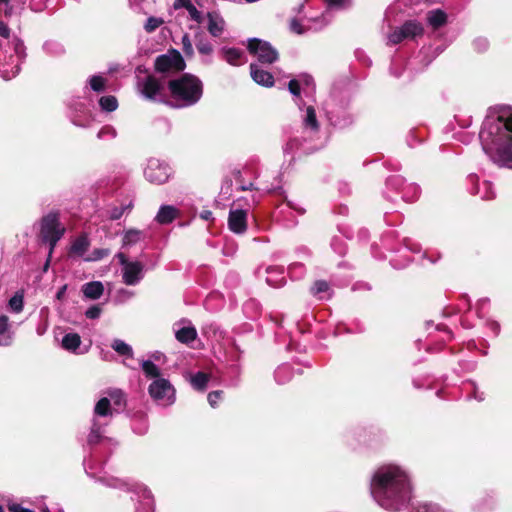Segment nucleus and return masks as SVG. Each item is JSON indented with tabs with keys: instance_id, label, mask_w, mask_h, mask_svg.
<instances>
[{
	"instance_id": "c756f323",
	"label": "nucleus",
	"mask_w": 512,
	"mask_h": 512,
	"mask_svg": "<svg viewBox=\"0 0 512 512\" xmlns=\"http://www.w3.org/2000/svg\"><path fill=\"white\" fill-rule=\"evenodd\" d=\"M221 53L230 65L239 66L245 62L244 52L241 49L223 47Z\"/></svg>"
},
{
	"instance_id": "5fc2aeb1",
	"label": "nucleus",
	"mask_w": 512,
	"mask_h": 512,
	"mask_svg": "<svg viewBox=\"0 0 512 512\" xmlns=\"http://www.w3.org/2000/svg\"><path fill=\"white\" fill-rule=\"evenodd\" d=\"M490 306L489 298H482L476 304V313L479 318H484Z\"/></svg>"
},
{
	"instance_id": "473e14b6",
	"label": "nucleus",
	"mask_w": 512,
	"mask_h": 512,
	"mask_svg": "<svg viewBox=\"0 0 512 512\" xmlns=\"http://www.w3.org/2000/svg\"><path fill=\"white\" fill-rule=\"evenodd\" d=\"M293 374L294 372L292 367L289 364L284 363L276 368L274 378L278 384H286L292 379Z\"/></svg>"
},
{
	"instance_id": "dca6fc26",
	"label": "nucleus",
	"mask_w": 512,
	"mask_h": 512,
	"mask_svg": "<svg viewBox=\"0 0 512 512\" xmlns=\"http://www.w3.org/2000/svg\"><path fill=\"white\" fill-rule=\"evenodd\" d=\"M185 67L181 54L174 51L173 54L159 55L155 60V69L158 72H168L171 70L181 71Z\"/></svg>"
},
{
	"instance_id": "69168bd1",
	"label": "nucleus",
	"mask_w": 512,
	"mask_h": 512,
	"mask_svg": "<svg viewBox=\"0 0 512 512\" xmlns=\"http://www.w3.org/2000/svg\"><path fill=\"white\" fill-rule=\"evenodd\" d=\"M288 89H289V92L295 96V97H299L300 96V92H301V87H300V83L298 80L296 79H292L289 81V84H288Z\"/></svg>"
},
{
	"instance_id": "4468645a",
	"label": "nucleus",
	"mask_w": 512,
	"mask_h": 512,
	"mask_svg": "<svg viewBox=\"0 0 512 512\" xmlns=\"http://www.w3.org/2000/svg\"><path fill=\"white\" fill-rule=\"evenodd\" d=\"M172 175L171 167L165 162L157 158L147 160L144 167L145 179L156 185L164 184Z\"/></svg>"
},
{
	"instance_id": "3c124183",
	"label": "nucleus",
	"mask_w": 512,
	"mask_h": 512,
	"mask_svg": "<svg viewBox=\"0 0 512 512\" xmlns=\"http://www.w3.org/2000/svg\"><path fill=\"white\" fill-rule=\"evenodd\" d=\"M493 506V499L491 496H485L473 505V510L476 512H485Z\"/></svg>"
},
{
	"instance_id": "0eeeda50",
	"label": "nucleus",
	"mask_w": 512,
	"mask_h": 512,
	"mask_svg": "<svg viewBox=\"0 0 512 512\" xmlns=\"http://www.w3.org/2000/svg\"><path fill=\"white\" fill-rule=\"evenodd\" d=\"M141 368L146 378L151 380L148 393L159 406L168 407L176 401V390L171 382L162 377L160 368L151 360H143Z\"/></svg>"
},
{
	"instance_id": "cd10ccee",
	"label": "nucleus",
	"mask_w": 512,
	"mask_h": 512,
	"mask_svg": "<svg viewBox=\"0 0 512 512\" xmlns=\"http://www.w3.org/2000/svg\"><path fill=\"white\" fill-rule=\"evenodd\" d=\"M81 292L84 298L98 300L104 293V285L101 281H91L82 285Z\"/></svg>"
},
{
	"instance_id": "bb28decb",
	"label": "nucleus",
	"mask_w": 512,
	"mask_h": 512,
	"mask_svg": "<svg viewBox=\"0 0 512 512\" xmlns=\"http://www.w3.org/2000/svg\"><path fill=\"white\" fill-rule=\"evenodd\" d=\"M267 272V278L266 282L268 285L279 288L285 285L286 279L284 276V269L283 267L279 266H269L266 269Z\"/></svg>"
},
{
	"instance_id": "1a4fd4ad",
	"label": "nucleus",
	"mask_w": 512,
	"mask_h": 512,
	"mask_svg": "<svg viewBox=\"0 0 512 512\" xmlns=\"http://www.w3.org/2000/svg\"><path fill=\"white\" fill-rule=\"evenodd\" d=\"M66 228L60 221L59 212L51 211L40 220V238L49 245V254L54 251L57 243L65 234Z\"/></svg>"
},
{
	"instance_id": "603ef678",
	"label": "nucleus",
	"mask_w": 512,
	"mask_h": 512,
	"mask_svg": "<svg viewBox=\"0 0 512 512\" xmlns=\"http://www.w3.org/2000/svg\"><path fill=\"white\" fill-rule=\"evenodd\" d=\"M163 23L164 20L162 18L150 16L144 24V29L147 33H152L156 29H158Z\"/></svg>"
},
{
	"instance_id": "09e8293b",
	"label": "nucleus",
	"mask_w": 512,
	"mask_h": 512,
	"mask_svg": "<svg viewBox=\"0 0 512 512\" xmlns=\"http://www.w3.org/2000/svg\"><path fill=\"white\" fill-rule=\"evenodd\" d=\"M8 306L10 310L15 313L21 312L24 306L23 295L16 293L14 296L10 298Z\"/></svg>"
},
{
	"instance_id": "338daca9",
	"label": "nucleus",
	"mask_w": 512,
	"mask_h": 512,
	"mask_svg": "<svg viewBox=\"0 0 512 512\" xmlns=\"http://www.w3.org/2000/svg\"><path fill=\"white\" fill-rule=\"evenodd\" d=\"M455 119L461 128H468L473 123L472 116H470V115L456 116Z\"/></svg>"
},
{
	"instance_id": "c03bdc74",
	"label": "nucleus",
	"mask_w": 512,
	"mask_h": 512,
	"mask_svg": "<svg viewBox=\"0 0 512 512\" xmlns=\"http://www.w3.org/2000/svg\"><path fill=\"white\" fill-rule=\"evenodd\" d=\"M305 271V266L300 261H296L288 267V273L293 280L302 279L305 275Z\"/></svg>"
},
{
	"instance_id": "72a5a7b5",
	"label": "nucleus",
	"mask_w": 512,
	"mask_h": 512,
	"mask_svg": "<svg viewBox=\"0 0 512 512\" xmlns=\"http://www.w3.org/2000/svg\"><path fill=\"white\" fill-rule=\"evenodd\" d=\"M420 192V187L416 183L406 182L403 190H401V199L407 203L414 202L419 198Z\"/></svg>"
},
{
	"instance_id": "6ab92c4d",
	"label": "nucleus",
	"mask_w": 512,
	"mask_h": 512,
	"mask_svg": "<svg viewBox=\"0 0 512 512\" xmlns=\"http://www.w3.org/2000/svg\"><path fill=\"white\" fill-rule=\"evenodd\" d=\"M327 23L325 16L322 14L317 17H310L302 20L293 19L290 23V29L297 34H303L307 30L321 29L326 26Z\"/></svg>"
},
{
	"instance_id": "5701e85b",
	"label": "nucleus",
	"mask_w": 512,
	"mask_h": 512,
	"mask_svg": "<svg viewBox=\"0 0 512 512\" xmlns=\"http://www.w3.org/2000/svg\"><path fill=\"white\" fill-rule=\"evenodd\" d=\"M111 417V401L109 398L103 397L96 403L91 420H98L99 422H106L109 424Z\"/></svg>"
},
{
	"instance_id": "de8ad7c7",
	"label": "nucleus",
	"mask_w": 512,
	"mask_h": 512,
	"mask_svg": "<svg viewBox=\"0 0 512 512\" xmlns=\"http://www.w3.org/2000/svg\"><path fill=\"white\" fill-rule=\"evenodd\" d=\"M132 207V203L130 202L129 204H122L120 206H114V207H111L109 210H108V216L111 220H118L120 219L123 214L126 212V211H129Z\"/></svg>"
},
{
	"instance_id": "412c9836",
	"label": "nucleus",
	"mask_w": 512,
	"mask_h": 512,
	"mask_svg": "<svg viewBox=\"0 0 512 512\" xmlns=\"http://www.w3.org/2000/svg\"><path fill=\"white\" fill-rule=\"evenodd\" d=\"M406 180L401 175H391L386 179L384 197L389 201L395 202L396 196L401 197Z\"/></svg>"
},
{
	"instance_id": "ddd939ff",
	"label": "nucleus",
	"mask_w": 512,
	"mask_h": 512,
	"mask_svg": "<svg viewBox=\"0 0 512 512\" xmlns=\"http://www.w3.org/2000/svg\"><path fill=\"white\" fill-rule=\"evenodd\" d=\"M247 49L257 59L259 65H270L279 58L278 51L267 41L259 38L248 40Z\"/></svg>"
},
{
	"instance_id": "864d4df0",
	"label": "nucleus",
	"mask_w": 512,
	"mask_h": 512,
	"mask_svg": "<svg viewBox=\"0 0 512 512\" xmlns=\"http://www.w3.org/2000/svg\"><path fill=\"white\" fill-rule=\"evenodd\" d=\"M117 136V131L113 126L105 125L97 133L100 140L114 139Z\"/></svg>"
},
{
	"instance_id": "b1692460",
	"label": "nucleus",
	"mask_w": 512,
	"mask_h": 512,
	"mask_svg": "<svg viewBox=\"0 0 512 512\" xmlns=\"http://www.w3.org/2000/svg\"><path fill=\"white\" fill-rule=\"evenodd\" d=\"M250 74L252 79L259 85L264 87H272L274 85L273 75L262 69L258 63L250 64Z\"/></svg>"
},
{
	"instance_id": "393cba45",
	"label": "nucleus",
	"mask_w": 512,
	"mask_h": 512,
	"mask_svg": "<svg viewBox=\"0 0 512 512\" xmlns=\"http://www.w3.org/2000/svg\"><path fill=\"white\" fill-rule=\"evenodd\" d=\"M173 8L175 10H179L181 8L186 9L189 19L196 22L198 25L204 20L203 13L198 10L191 0H174Z\"/></svg>"
},
{
	"instance_id": "ea45409f",
	"label": "nucleus",
	"mask_w": 512,
	"mask_h": 512,
	"mask_svg": "<svg viewBox=\"0 0 512 512\" xmlns=\"http://www.w3.org/2000/svg\"><path fill=\"white\" fill-rule=\"evenodd\" d=\"M329 284L324 280H318L311 288V293L319 299H326L329 297Z\"/></svg>"
},
{
	"instance_id": "58836bf2",
	"label": "nucleus",
	"mask_w": 512,
	"mask_h": 512,
	"mask_svg": "<svg viewBox=\"0 0 512 512\" xmlns=\"http://www.w3.org/2000/svg\"><path fill=\"white\" fill-rule=\"evenodd\" d=\"M111 347L119 355L125 356L127 358H133L134 353L132 347L123 340L114 339L111 343Z\"/></svg>"
},
{
	"instance_id": "423d86ee",
	"label": "nucleus",
	"mask_w": 512,
	"mask_h": 512,
	"mask_svg": "<svg viewBox=\"0 0 512 512\" xmlns=\"http://www.w3.org/2000/svg\"><path fill=\"white\" fill-rule=\"evenodd\" d=\"M303 131L302 136H294L289 139L283 148L285 155H291L294 158L296 155L301 156L310 154L318 150L321 146L317 143L319 134V122L316 117V112L313 106H307L305 114L303 115Z\"/></svg>"
},
{
	"instance_id": "9d476101",
	"label": "nucleus",
	"mask_w": 512,
	"mask_h": 512,
	"mask_svg": "<svg viewBox=\"0 0 512 512\" xmlns=\"http://www.w3.org/2000/svg\"><path fill=\"white\" fill-rule=\"evenodd\" d=\"M119 264L122 266V282L127 286L138 285L145 276L146 266L140 260H129L125 252H118L115 255Z\"/></svg>"
},
{
	"instance_id": "49530a36",
	"label": "nucleus",
	"mask_w": 512,
	"mask_h": 512,
	"mask_svg": "<svg viewBox=\"0 0 512 512\" xmlns=\"http://www.w3.org/2000/svg\"><path fill=\"white\" fill-rule=\"evenodd\" d=\"M90 89L95 92H103L106 88V79L101 75H93L88 80Z\"/></svg>"
},
{
	"instance_id": "e433bc0d",
	"label": "nucleus",
	"mask_w": 512,
	"mask_h": 512,
	"mask_svg": "<svg viewBox=\"0 0 512 512\" xmlns=\"http://www.w3.org/2000/svg\"><path fill=\"white\" fill-rule=\"evenodd\" d=\"M209 382V375L204 372H197L190 378L192 387L197 391H204Z\"/></svg>"
},
{
	"instance_id": "2eb2a0df",
	"label": "nucleus",
	"mask_w": 512,
	"mask_h": 512,
	"mask_svg": "<svg viewBox=\"0 0 512 512\" xmlns=\"http://www.w3.org/2000/svg\"><path fill=\"white\" fill-rule=\"evenodd\" d=\"M423 26L416 20L406 21L388 35V44L396 45L408 38H414L423 34Z\"/></svg>"
},
{
	"instance_id": "f03ea898",
	"label": "nucleus",
	"mask_w": 512,
	"mask_h": 512,
	"mask_svg": "<svg viewBox=\"0 0 512 512\" xmlns=\"http://www.w3.org/2000/svg\"><path fill=\"white\" fill-rule=\"evenodd\" d=\"M370 493L378 506L389 512L406 509L412 499L410 474L403 466L388 463L372 474Z\"/></svg>"
},
{
	"instance_id": "774afa93",
	"label": "nucleus",
	"mask_w": 512,
	"mask_h": 512,
	"mask_svg": "<svg viewBox=\"0 0 512 512\" xmlns=\"http://www.w3.org/2000/svg\"><path fill=\"white\" fill-rule=\"evenodd\" d=\"M9 510L11 512H34L33 510H31L29 508H25L22 505L17 504V503H13V504L9 505Z\"/></svg>"
},
{
	"instance_id": "4be33fe9",
	"label": "nucleus",
	"mask_w": 512,
	"mask_h": 512,
	"mask_svg": "<svg viewBox=\"0 0 512 512\" xmlns=\"http://www.w3.org/2000/svg\"><path fill=\"white\" fill-rule=\"evenodd\" d=\"M207 18V31L212 37H220L225 29L226 22L219 11H209L206 14Z\"/></svg>"
},
{
	"instance_id": "8fccbe9b",
	"label": "nucleus",
	"mask_w": 512,
	"mask_h": 512,
	"mask_svg": "<svg viewBox=\"0 0 512 512\" xmlns=\"http://www.w3.org/2000/svg\"><path fill=\"white\" fill-rule=\"evenodd\" d=\"M110 252L108 248H96L89 256L85 257L84 260L87 262L98 261L110 255Z\"/></svg>"
},
{
	"instance_id": "680f3d73",
	"label": "nucleus",
	"mask_w": 512,
	"mask_h": 512,
	"mask_svg": "<svg viewBox=\"0 0 512 512\" xmlns=\"http://www.w3.org/2000/svg\"><path fill=\"white\" fill-rule=\"evenodd\" d=\"M101 312L102 309L99 305H93L86 310L85 316L88 319H98L101 315Z\"/></svg>"
},
{
	"instance_id": "f704fd0d",
	"label": "nucleus",
	"mask_w": 512,
	"mask_h": 512,
	"mask_svg": "<svg viewBox=\"0 0 512 512\" xmlns=\"http://www.w3.org/2000/svg\"><path fill=\"white\" fill-rule=\"evenodd\" d=\"M175 337L179 342L188 344L196 339L197 331L193 326H185L175 332Z\"/></svg>"
},
{
	"instance_id": "c9c22d12",
	"label": "nucleus",
	"mask_w": 512,
	"mask_h": 512,
	"mask_svg": "<svg viewBox=\"0 0 512 512\" xmlns=\"http://www.w3.org/2000/svg\"><path fill=\"white\" fill-rule=\"evenodd\" d=\"M89 240L86 236L77 237L70 248V253L82 257L89 248Z\"/></svg>"
},
{
	"instance_id": "4d7b16f0",
	"label": "nucleus",
	"mask_w": 512,
	"mask_h": 512,
	"mask_svg": "<svg viewBox=\"0 0 512 512\" xmlns=\"http://www.w3.org/2000/svg\"><path fill=\"white\" fill-rule=\"evenodd\" d=\"M134 296V292L125 288H121L116 292V301L123 303Z\"/></svg>"
},
{
	"instance_id": "e2e57ef3",
	"label": "nucleus",
	"mask_w": 512,
	"mask_h": 512,
	"mask_svg": "<svg viewBox=\"0 0 512 512\" xmlns=\"http://www.w3.org/2000/svg\"><path fill=\"white\" fill-rule=\"evenodd\" d=\"M222 395L223 391L220 390L210 392L207 397L210 406L215 408L218 401L222 398Z\"/></svg>"
},
{
	"instance_id": "052dcab7",
	"label": "nucleus",
	"mask_w": 512,
	"mask_h": 512,
	"mask_svg": "<svg viewBox=\"0 0 512 512\" xmlns=\"http://www.w3.org/2000/svg\"><path fill=\"white\" fill-rule=\"evenodd\" d=\"M108 394L110 397V401H113L114 404H116V405H121L125 401L124 394L121 390L114 389V390L109 391Z\"/></svg>"
},
{
	"instance_id": "bf43d9fd",
	"label": "nucleus",
	"mask_w": 512,
	"mask_h": 512,
	"mask_svg": "<svg viewBox=\"0 0 512 512\" xmlns=\"http://www.w3.org/2000/svg\"><path fill=\"white\" fill-rule=\"evenodd\" d=\"M473 47L478 52H484L489 47V41L487 38L478 37L473 41Z\"/></svg>"
},
{
	"instance_id": "20e7f679",
	"label": "nucleus",
	"mask_w": 512,
	"mask_h": 512,
	"mask_svg": "<svg viewBox=\"0 0 512 512\" xmlns=\"http://www.w3.org/2000/svg\"><path fill=\"white\" fill-rule=\"evenodd\" d=\"M26 58V47L21 38L11 34L6 23L0 21V76L5 80L14 78Z\"/></svg>"
},
{
	"instance_id": "c85d7f7f",
	"label": "nucleus",
	"mask_w": 512,
	"mask_h": 512,
	"mask_svg": "<svg viewBox=\"0 0 512 512\" xmlns=\"http://www.w3.org/2000/svg\"><path fill=\"white\" fill-rule=\"evenodd\" d=\"M80 345L81 337L77 333H67L61 341L62 348L74 354H84L87 351H79Z\"/></svg>"
},
{
	"instance_id": "a878e982",
	"label": "nucleus",
	"mask_w": 512,
	"mask_h": 512,
	"mask_svg": "<svg viewBox=\"0 0 512 512\" xmlns=\"http://www.w3.org/2000/svg\"><path fill=\"white\" fill-rule=\"evenodd\" d=\"M180 215L179 209L173 205H161L156 216L155 221L161 225L172 223Z\"/></svg>"
},
{
	"instance_id": "f3484780",
	"label": "nucleus",
	"mask_w": 512,
	"mask_h": 512,
	"mask_svg": "<svg viewBox=\"0 0 512 512\" xmlns=\"http://www.w3.org/2000/svg\"><path fill=\"white\" fill-rule=\"evenodd\" d=\"M148 237V233L145 230L136 228L124 229L121 233V249L126 254L134 249L136 246L145 243Z\"/></svg>"
},
{
	"instance_id": "f257e3e1",
	"label": "nucleus",
	"mask_w": 512,
	"mask_h": 512,
	"mask_svg": "<svg viewBox=\"0 0 512 512\" xmlns=\"http://www.w3.org/2000/svg\"><path fill=\"white\" fill-rule=\"evenodd\" d=\"M484 153L498 166L512 169V109L489 107L479 131Z\"/></svg>"
},
{
	"instance_id": "13d9d810",
	"label": "nucleus",
	"mask_w": 512,
	"mask_h": 512,
	"mask_svg": "<svg viewBox=\"0 0 512 512\" xmlns=\"http://www.w3.org/2000/svg\"><path fill=\"white\" fill-rule=\"evenodd\" d=\"M485 326L494 337H497L500 334L501 326L498 321L493 319H487L485 322Z\"/></svg>"
},
{
	"instance_id": "9b49d317",
	"label": "nucleus",
	"mask_w": 512,
	"mask_h": 512,
	"mask_svg": "<svg viewBox=\"0 0 512 512\" xmlns=\"http://www.w3.org/2000/svg\"><path fill=\"white\" fill-rule=\"evenodd\" d=\"M137 89L146 100L166 104L168 102L164 82L153 75L138 77Z\"/></svg>"
},
{
	"instance_id": "a18cd8bd",
	"label": "nucleus",
	"mask_w": 512,
	"mask_h": 512,
	"mask_svg": "<svg viewBox=\"0 0 512 512\" xmlns=\"http://www.w3.org/2000/svg\"><path fill=\"white\" fill-rule=\"evenodd\" d=\"M196 48L202 55H211L213 52V46L210 41L201 35H196Z\"/></svg>"
},
{
	"instance_id": "6e6d98bb",
	"label": "nucleus",
	"mask_w": 512,
	"mask_h": 512,
	"mask_svg": "<svg viewBox=\"0 0 512 512\" xmlns=\"http://www.w3.org/2000/svg\"><path fill=\"white\" fill-rule=\"evenodd\" d=\"M331 247L339 255H344L346 253V244L340 237H334L332 239Z\"/></svg>"
},
{
	"instance_id": "2f4dec72",
	"label": "nucleus",
	"mask_w": 512,
	"mask_h": 512,
	"mask_svg": "<svg viewBox=\"0 0 512 512\" xmlns=\"http://www.w3.org/2000/svg\"><path fill=\"white\" fill-rule=\"evenodd\" d=\"M427 22L433 29H439L447 22V14L441 9L431 10L427 14Z\"/></svg>"
},
{
	"instance_id": "7c9ffc66",
	"label": "nucleus",
	"mask_w": 512,
	"mask_h": 512,
	"mask_svg": "<svg viewBox=\"0 0 512 512\" xmlns=\"http://www.w3.org/2000/svg\"><path fill=\"white\" fill-rule=\"evenodd\" d=\"M13 341V332L6 315L0 316V346H9Z\"/></svg>"
},
{
	"instance_id": "f8f14e48",
	"label": "nucleus",
	"mask_w": 512,
	"mask_h": 512,
	"mask_svg": "<svg viewBox=\"0 0 512 512\" xmlns=\"http://www.w3.org/2000/svg\"><path fill=\"white\" fill-rule=\"evenodd\" d=\"M91 101L81 97H73L68 102V116L71 122L78 127H88L92 122Z\"/></svg>"
},
{
	"instance_id": "4c0bfd02",
	"label": "nucleus",
	"mask_w": 512,
	"mask_h": 512,
	"mask_svg": "<svg viewBox=\"0 0 512 512\" xmlns=\"http://www.w3.org/2000/svg\"><path fill=\"white\" fill-rule=\"evenodd\" d=\"M155 502L154 498L149 491H144L142 494V500L139 506L136 508V512H154Z\"/></svg>"
},
{
	"instance_id": "79ce46f5",
	"label": "nucleus",
	"mask_w": 512,
	"mask_h": 512,
	"mask_svg": "<svg viewBox=\"0 0 512 512\" xmlns=\"http://www.w3.org/2000/svg\"><path fill=\"white\" fill-rule=\"evenodd\" d=\"M98 102L104 112H113L118 108L117 98L113 95L102 96Z\"/></svg>"
},
{
	"instance_id": "39448f33",
	"label": "nucleus",
	"mask_w": 512,
	"mask_h": 512,
	"mask_svg": "<svg viewBox=\"0 0 512 512\" xmlns=\"http://www.w3.org/2000/svg\"><path fill=\"white\" fill-rule=\"evenodd\" d=\"M170 100L167 104L176 109L188 108L196 105L203 95L202 81L192 74H183L168 81Z\"/></svg>"
},
{
	"instance_id": "6e6552de",
	"label": "nucleus",
	"mask_w": 512,
	"mask_h": 512,
	"mask_svg": "<svg viewBox=\"0 0 512 512\" xmlns=\"http://www.w3.org/2000/svg\"><path fill=\"white\" fill-rule=\"evenodd\" d=\"M351 96L347 90L334 88L325 100L323 109L329 123L338 129L349 127L354 122L350 112Z\"/></svg>"
},
{
	"instance_id": "a211bd4d",
	"label": "nucleus",
	"mask_w": 512,
	"mask_h": 512,
	"mask_svg": "<svg viewBox=\"0 0 512 512\" xmlns=\"http://www.w3.org/2000/svg\"><path fill=\"white\" fill-rule=\"evenodd\" d=\"M467 184L470 193L478 195L483 200H490L495 197V191L491 182L483 180L480 182L478 175L470 174L467 177Z\"/></svg>"
},
{
	"instance_id": "0e129e2a",
	"label": "nucleus",
	"mask_w": 512,
	"mask_h": 512,
	"mask_svg": "<svg viewBox=\"0 0 512 512\" xmlns=\"http://www.w3.org/2000/svg\"><path fill=\"white\" fill-rule=\"evenodd\" d=\"M182 46L186 55H192L194 53V49L188 34H184L182 36Z\"/></svg>"
},
{
	"instance_id": "7ed1b4c3",
	"label": "nucleus",
	"mask_w": 512,
	"mask_h": 512,
	"mask_svg": "<svg viewBox=\"0 0 512 512\" xmlns=\"http://www.w3.org/2000/svg\"><path fill=\"white\" fill-rule=\"evenodd\" d=\"M107 426L108 424L106 422L91 420L89 433L86 439L87 446L90 449V455L84 459L83 465L86 473L90 477L95 478L108 487L122 488L124 486V482L122 480L115 477L99 476L97 471L100 470L102 466V462H99V465L96 463L99 461V457L102 454V451L98 449V447H107L112 441L105 435Z\"/></svg>"
},
{
	"instance_id": "a19ab883",
	"label": "nucleus",
	"mask_w": 512,
	"mask_h": 512,
	"mask_svg": "<svg viewBox=\"0 0 512 512\" xmlns=\"http://www.w3.org/2000/svg\"><path fill=\"white\" fill-rule=\"evenodd\" d=\"M43 49L48 55L53 57H58L65 53L64 46L54 40L46 41L43 45Z\"/></svg>"
},
{
	"instance_id": "aec40b11",
	"label": "nucleus",
	"mask_w": 512,
	"mask_h": 512,
	"mask_svg": "<svg viewBox=\"0 0 512 512\" xmlns=\"http://www.w3.org/2000/svg\"><path fill=\"white\" fill-rule=\"evenodd\" d=\"M228 228L235 234H243L247 230V210L230 209Z\"/></svg>"
},
{
	"instance_id": "37998d69",
	"label": "nucleus",
	"mask_w": 512,
	"mask_h": 512,
	"mask_svg": "<svg viewBox=\"0 0 512 512\" xmlns=\"http://www.w3.org/2000/svg\"><path fill=\"white\" fill-rule=\"evenodd\" d=\"M412 512H451L437 503L424 502L413 508Z\"/></svg>"
}]
</instances>
